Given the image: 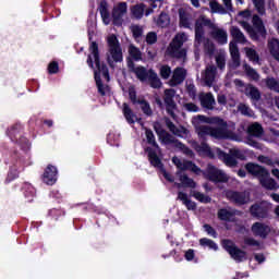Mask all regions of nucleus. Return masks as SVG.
I'll return each mask as SVG.
<instances>
[{
    "label": "nucleus",
    "mask_w": 279,
    "mask_h": 279,
    "mask_svg": "<svg viewBox=\"0 0 279 279\" xmlns=\"http://www.w3.org/2000/svg\"><path fill=\"white\" fill-rule=\"evenodd\" d=\"M192 123L196 129L201 138L211 136V138H229L230 141H241V136L234 133V125H228L221 118H208L206 116H196L192 119Z\"/></svg>",
    "instance_id": "1"
},
{
    "label": "nucleus",
    "mask_w": 279,
    "mask_h": 279,
    "mask_svg": "<svg viewBox=\"0 0 279 279\" xmlns=\"http://www.w3.org/2000/svg\"><path fill=\"white\" fill-rule=\"evenodd\" d=\"M208 27L211 29L210 34L217 43L220 45H226L228 43V32L223 28L217 27V24L207 19L206 16H201L196 20L195 24V47H199L203 43L206 53L211 56L215 51V45L210 43L209 39L204 38V28Z\"/></svg>",
    "instance_id": "2"
},
{
    "label": "nucleus",
    "mask_w": 279,
    "mask_h": 279,
    "mask_svg": "<svg viewBox=\"0 0 279 279\" xmlns=\"http://www.w3.org/2000/svg\"><path fill=\"white\" fill-rule=\"evenodd\" d=\"M87 64L90 66V69H96L94 72L95 80H96V86L98 88V92L100 95H108L110 93V87L107 85L101 84L100 76L105 77L107 82H110V74L108 73V68L106 64H101L99 61V46H97V43L93 41L89 46V54L87 58Z\"/></svg>",
    "instance_id": "3"
},
{
    "label": "nucleus",
    "mask_w": 279,
    "mask_h": 279,
    "mask_svg": "<svg viewBox=\"0 0 279 279\" xmlns=\"http://www.w3.org/2000/svg\"><path fill=\"white\" fill-rule=\"evenodd\" d=\"M145 134H146L147 143L149 145H153V147H155L156 149L155 151L151 148L146 149V151H148V158H149L150 165H153V167H156L157 169H160L163 178H166L168 182H175V179L173 178V175H171V173L167 172V170L162 168V161H160V158H158L157 154H160V147L156 143V137L154 136V132H151V130L146 129Z\"/></svg>",
    "instance_id": "4"
},
{
    "label": "nucleus",
    "mask_w": 279,
    "mask_h": 279,
    "mask_svg": "<svg viewBox=\"0 0 279 279\" xmlns=\"http://www.w3.org/2000/svg\"><path fill=\"white\" fill-rule=\"evenodd\" d=\"M109 52L107 54V62L109 66H114V62L123 61V51L121 50V45H119V39L116 35H109L107 38Z\"/></svg>",
    "instance_id": "5"
},
{
    "label": "nucleus",
    "mask_w": 279,
    "mask_h": 279,
    "mask_svg": "<svg viewBox=\"0 0 279 279\" xmlns=\"http://www.w3.org/2000/svg\"><path fill=\"white\" fill-rule=\"evenodd\" d=\"M189 40V36L184 33H179L174 36L170 43L167 51L172 58H186V49L182 48V45Z\"/></svg>",
    "instance_id": "6"
},
{
    "label": "nucleus",
    "mask_w": 279,
    "mask_h": 279,
    "mask_svg": "<svg viewBox=\"0 0 279 279\" xmlns=\"http://www.w3.org/2000/svg\"><path fill=\"white\" fill-rule=\"evenodd\" d=\"M112 22L113 25L121 26L123 25L125 16H128V3L126 2H118L113 5L112 12Z\"/></svg>",
    "instance_id": "7"
},
{
    "label": "nucleus",
    "mask_w": 279,
    "mask_h": 279,
    "mask_svg": "<svg viewBox=\"0 0 279 279\" xmlns=\"http://www.w3.org/2000/svg\"><path fill=\"white\" fill-rule=\"evenodd\" d=\"M222 246L230 254V256H231V258H233V260H236L238 263L247 260V253H245L241 248L235 247L234 242H232L230 240H225L222 242Z\"/></svg>",
    "instance_id": "8"
},
{
    "label": "nucleus",
    "mask_w": 279,
    "mask_h": 279,
    "mask_svg": "<svg viewBox=\"0 0 279 279\" xmlns=\"http://www.w3.org/2000/svg\"><path fill=\"white\" fill-rule=\"evenodd\" d=\"M205 178L210 180L211 182H228L229 178L228 174L221 169L213 165H208L207 169L204 171Z\"/></svg>",
    "instance_id": "9"
},
{
    "label": "nucleus",
    "mask_w": 279,
    "mask_h": 279,
    "mask_svg": "<svg viewBox=\"0 0 279 279\" xmlns=\"http://www.w3.org/2000/svg\"><path fill=\"white\" fill-rule=\"evenodd\" d=\"M271 203L262 202L260 204H255L251 207V215L257 217V219H265L269 210H271Z\"/></svg>",
    "instance_id": "10"
},
{
    "label": "nucleus",
    "mask_w": 279,
    "mask_h": 279,
    "mask_svg": "<svg viewBox=\"0 0 279 279\" xmlns=\"http://www.w3.org/2000/svg\"><path fill=\"white\" fill-rule=\"evenodd\" d=\"M173 97H175V89H166L163 101L166 104V110L172 119H175V101H173Z\"/></svg>",
    "instance_id": "11"
},
{
    "label": "nucleus",
    "mask_w": 279,
    "mask_h": 279,
    "mask_svg": "<svg viewBox=\"0 0 279 279\" xmlns=\"http://www.w3.org/2000/svg\"><path fill=\"white\" fill-rule=\"evenodd\" d=\"M192 147L199 154V156H207V158H215L217 156V148H210L205 142H202L201 144L192 142Z\"/></svg>",
    "instance_id": "12"
},
{
    "label": "nucleus",
    "mask_w": 279,
    "mask_h": 279,
    "mask_svg": "<svg viewBox=\"0 0 279 279\" xmlns=\"http://www.w3.org/2000/svg\"><path fill=\"white\" fill-rule=\"evenodd\" d=\"M172 162H173V165L177 166V169H179L180 171H193V173H201L202 172V170L197 166H195V163H193L189 160H184V159H180L178 157H173Z\"/></svg>",
    "instance_id": "13"
},
{
    "label": "nucleus",
    "mask_w": 279,
    "mask_h": 279,
    "mask_svg": "<svg viewBox=\"0 0 279 279\" xmlns=\"http://www.w3.org/2000/svg\"><path fill=\"white\" fill-rule=\"evenodd\" d=\"M43 182L48 186H53L58 182V168L49 165L44 171Z\"/></svg>",
    "instance_id": "14"
},
{
    "label": "nucleus",
    "mask_w": 279,
    "mask_h": 279,
    "mask_svg": "<svg viewBox=\"0 0 279 279\" xmlns=\"http://www.w3.org/2000/svg\"><path fill=\"white\" fill-rule=\"evenodd\" d=\"M226 195L228 199H230L231 202H234V204H239L240 206L243 204H247V202H250L248 192L228 191Z\"/></svg>",
    "instance_id": "15"
},
{
    "label": "nucleus",
    "mask_w": 279,
    "mask_h": 279,
    "mask_svg": "<svg viewBox=\"0 0 279 279\" xmlns=\"http://www.w3.org/2000/svg\"><path fill=\"white\" fill-rule=\"evenodd\" d=\"M159 136L162 143H165L166 145L174 143L175 147H178V149H181V151H184L186 156H193V150L189 149L186 146H184V144L180 142H174L173 136H171L169 133H161Z\"/></svg>",
    "instance_id": "16"
},
{
    "label": "nucleus",
    "mask_w": 279,
    "mask_h": 279,
    "mask_svg": "<svg viewBox=\"0 0 279 279\" xmlns=\"http://www.w3.org/2000/svg\"><path fill=\"white\" fill-rule=\"evenodd\" d=\"M128 66H129V71L131 73H134V75H136L140 82H147V78L149 77V72H147V69L141 65H134V63L132 62H129Z\"/></svg>",
    "instance_id": "17"
},
{
    "label": "nucleus",
    "mask_w": 279,
    "mask_h": 279,
    "mask_svg": "<svg viewBox=\"0 0 279 279\" xmlns=\"http://www.w3.org/2000/svg\"><path fill=\"white\" fill-rule=\"evenodd\" d=\"M251 230L255 236H260V239H266L267 234L271 232V228H269V226L262 222H255L252 226Z\"/></svg>",
    "instance_id": "18"
},
{
    "label": "nucleus",
    "mask_w": 279,
    "mask_h": 279,
    "mask_svg": "<svg viewBox=\"0 0 279 279\" xmlns=\"http://www.w3.org/2000/svg\"><path fill=\"white\" fill-rule=\"evenodd\" d=\"M184 80H186V70H184V68H177L172 72V77L169 81V84L171 86H178V85L182 84V82H184Z\"/></svg>",
    "instance_id": "19"
},
{
    "label": "nucleus",
    "mask_w": 279,
    "mask_h": 279,
    "mask_svg": "<svg viewBox=\"0 0 279 279\" xmlns=\"http://www.w3.org/2000/svg\"><path fill=\"white\" fill-rule=\"evenodd\" d=\"M177 177L180 180V183H174L177 189H182V186L186 187V189H195V186H197V184L195 183V181H193V179L189 178L186 174L182 173L181 171L177 172Z\"/></svg>",
    "instance_id": "20"
},
{
    "label": "nucleus",
    "mask_w": 279,
    "mask_h": 279,
    "mask_svg": "<svg viewBox=\"0 0 279 279\" xmlns=\"http://www.w3.org/2000/svg\"><path fill=\"white\" fill-rule=\"evenodd\" d=\"M229 50L232 58L231 66L232 69H236L241 65V54L239 53V46H236V41H231L229 44Z\"/></svg>",
    "instance_id": "21"
},
{
    "label": "nucleus",
    "mask_w": 279,
    "mask_h": 279,
    "mask_svg": "<svg viewBox=\"0 0 279 279\" xmlns=\"http://www.w3.org/2000/svg\"><path fill=\"white\" fill-rule=\"evenodd\" d=\"M216 76L217 68H215V65H208L205 72L202 74V78L204 80L206 86H213Z\"/></svg>",
    "instance_id": "22"
},
{
    "label": "nucleus",
    "mask_w": 279,
    "mask_h": 279,
    "mask_svg": "<svg viewBox=\"0 0 279 279\" xmlns=\"http://www.w3.org/2000/svg\"><path fill=\"white\" fill-rule=\"evenodd\" d=\"M166 125L174 136H179L180 138H186L189 136V130L184 129V126H175L170 120H166Z\"/></svg>",
    "instance_id": "23"
},
{
    "label": "nucleus",
    "mask_w": 279,
    "mask_h": 279,
    "mask_svg": "<svg viewBox=\"0 0 279 279\" xmlns=\"http://www.w3.org/2000/svg\"><path fill=\"white\" fill-rule=\"evenodd\" d=\"M245 169H246V171H248L251 173V175H255V178H258L259 180L264 175H267V170H265V168H263L256 163H247L245 166Z\"/></svg>",
    "instance_id": "24"
},
{
    "label": "nucleus",
    "mask_w": 279,
    "mask_h": 279,
    "mask_svg": "<svg viewBox=\"0 0 279 279\" xmlns=\"http://www.w3.org/2000/svg\"><path fill=\"white\" fill-rule=\"evenodd\" d=\"M259 182L264 189L268 191H278L279 185L278 183L269 177V172L266 171V174L259 179Z\"/></svg>",
    "instance_id": "25"
},
{
    "label": "nucleus",
    "mask_w": 279,
    "mask_h": 279,
    "mask_svg": "<svg viewBox=\"0 0 279 279\" xmlns=\"http://www.w3.org/2000/svg\"><path fill=\"white\" fill-rule=\"evenodd\" d=\"M199 101L203 108H206L207 110H213L215 108V96L210 93H203L199 95Z\"/></svg>",
    "instance_id": "26"
},
{
    "label": "nucleus",
    "mask_w": 279,
    "mask_h": 279,
    "mask_svg": "<svg viewBox=\"0 0 279 279\" xmlns=\"http://www.w3.org/2000/svg\"><path fill=\"white\" fill-rule=\"evenodd\" d=\"M216 156L220 159L223 160L225 165L227 167H236V159L233 156H230L226 153H223L221 149L216 148Z\"/></svg>",
    "instance_id": "27"
},
{
    "label": "nucleus",
    "mask_w": 279,
    "mask_h": 279,
    "mask_svg": "<svg viewBox=\"0 0 279 279\" xmlns=\"http://www.w3.org/2000/svg\"><path fill=\"white\" fill-rule=\"evenodd\" d=\"M100 16L102 19V23L105 25H110L112 19L110 17V11H108V2L102 0L99 7Z\"/></svg>",
    "instance_id": "28"
},
{
    "label": "nucleus",
    "mask_w": 279,
    "mask_h": 279,
    "mask_svg": "<svg viewBox=\"0 0 279 279\" xmlns=\"http://www.w3.org/2000/svg\"><path fill=\"white\" fill-rule=\"evenodd\" d=\"M262 86H266L269 90H274L279 94V80L274 77H267L262 81Z\"/></svg>",
    "instance_id": "29"
},
{
    "label": "nucleus",
    "mask_w": 279,
    "mask_h": 279,
    "mask_svg": "<svg viewBox=\"0 0 279 279\" xmlns=\"http://www.w3.org/2000/svg\"><path fill=\"white\" fill-rule=\"evenodd\" d=\"M178 199L183 202L184 206H186L187 210H195L197 208V205L195 202L189 199V195L184 192H179Z\"/></svg>",
    "instance_id": "30"
},
{
    "label": "nucleus",
    "mask_w": 279,
    "mask_h": 279,
    "mask_svg": "<svg viewBox=\"0 0 279 279\" xmlns=\"http://www.w3.org/2000/svg\"><path fill=\"white\" fill-rule=\"evenodd\" d=\"M244 93L246 97H250L254 101H258V99H260V92L252 85L244 87Z\"/></svg>",
    "instance_id": "31"
},
{
    "label": "nucleus",
    "mask_w": 279,
    "mask_h": 279,
    "mask_svg": "<svg viewBox=\"0 0 279 279\" xmlns=\"http://www.w3.org/2000/svg\"><path fill=\"white\" fill-rule=\"evenodd\" d=\"M268 49L272 58L279 62V40L270 39L268 41Z\"/></svg>",
    "instance_id": "32"
},
{
    "label": "nucleus",
    "mask_w": 279,
    "mask_h": 279,
    "mask_svg": "<svg viewBox=\"0 0 279 279\" xmlns=\"http://www.w3.org/2000/svg\"><path fill=\"white\" fill-rule=\"evenodd\" d=\"M234 215H236V211L232 209H220L218 211V217L221 221H234Z\"/></svg>",
    "instance_id": "33"
},
{
    "label": "nucleus",
    "mask_w": 279,
    "mask_h": 279,
    "mask_svg": "<svg viewBox=\"0 0 279 279\" xmlns=\"http://www.w3.org/2000/svg\"><path fill=\"white\" fill-rule=\"evenodd\" d=\"M179 16L181 27H191V14H189V12H186L184 9H180Z\"/></svg>",
    "instance_id": "34"
},
{
    "label": "nucleus",
    "mask_w": 279,
    "mask_h": 279,
    "mask_svg": "<svg viewBox=\"0 0 279 279\" xmlns=\"http://www.w3.org/2000/svg\"><path fill=\"white\" fill-rule=\"evenodd\" d=\"M209 8H210L211 14H228V11L226 10V8H223V5L217 2V0H211L209 2Z\"/></svg>",
    "instance_id": "35"
},
{
    "label": "nucleus",
    "mask_w": 279,
    "mask_h": 279,
    "mask_svg": "<svg viewBox=\"0 0 279 279\" xmlns=\"http://www.w3.org/2000/svg\"><path fill=\"white\" fill-rule=\"evenodd\" d=\"M147 80L149 81L151 88H160L162 86V82H160L158 74L151 70L148 71Z\"/></svg>",
    "instance_id": "36"
},
{
    "label": "nucleus",
    "mask_w": 279,
    "mask_h": 279,
    "mask_svg": "<svg viewBox=\"0 0 279 279\" xmlns=\"http://www.w3.org/2000/svg\"><path fill=\"white\" fill-rule=\"evenodd\" d=\"M231 32V36L234 38V40H236V43H245V35H243V32H241V29H239V27L233 26L230 29Z\"/></svg>",
    "instance_id": "37"
},
{
    "label": "nucleus",
    "mask_w": 279,
    "mask_h": 279,
    "mask_svg": "<svg viewBox=\"0 0 279 279\" xmlns=\"http://www.w3.org/2000/svg\"><path fill=\"white\" fill-rule=\"evenodd\" d=\"M131 12L134 19H143V14H145V4H136L132 7Z\"/></svg>",
    "instance_id": "38"
},
{
    "label": "nucleus",
    "mask_w": 279,
    "mask_h": 279,
    "mask_svg": "<svg viewBox=\"0 0 279 279\" xmlns=\"http://www.w3.org/2000/svg\"><path fill=\"white\" fill-rule=\"evenodd\" d=\"M123 112H124V117H125L128 123L136 122L137 118H136V116H134V113H132V109H130L128 104L123 105Z\"/></svg>",
    "instance_id": "39"
},
{
    "label": "nucleus",
    "mask_w": 279,
    "mask_h": 279,
    "mask_svg": "<svg viewBox=\"0 0 279 279\" xmlns=\"http://www.w3.org/2000/svg\"><path fill=\"white\" fill-rule=\"evenodd\" d=\"M191 195L202 204H210V197L208 195L203 194L202 192L192 191Z\"/></svg>",
    "instance_id": "40"
},
{
    "label": "nucleus",
    "mask_w": 279,
    "mask_h": 279,
    "mask_svg": "<svg viewBox=\"0 0 279 279\" xmlns=\"http://www.w3.org/2000/svg\"><path fill=\"white\" fill-rule=\"evenodd\" d=\"M244 71L251 80H254V82H258L260 80V75L256 70L252 69L250 65L245 64L244 65Z\"/></svg>",
    "instance_id": "41"
},
{
    "label": "nucleus",
    "mask_w": 279,
    "mask_h": 279,
    "mask_svg": "<svg viewBox=\"0 0 279 279\" xmlns=\"http://www.w3.org/2000/svg\"><path fill=\"white\" fill-rule=\"evenodd\" d=\"M158 27H168L170 20L167 13H160L157 20H155Z\"/></svg>",
    "instance_id": "42"
},
{
    "label": "nucleus",
    "mask_w": 279,
    "mask_h": 279,
    "mask_svg": "<svg viewBox=\"0 0 279 279\" xmlns=\"http://www.w3.org/2000/svg\"><path fill=\"white\" fill-rule=\"evenodd\" d=\"M248 134L251 136H260L263 134V126L258 123L251 124L248 126Z\"/></svg>",
    "instance_id": "43"
},
{
    "label": "nucleus",
    "mask_w": 279,
    "mask_h": 279,
    "mask_svg": "<svg viewBox=\"0 0 279 279\" xmlns=\"http://www.w3.org/2000/svg\"><path fill=\"white\" fill-rule=\"evenodd\" d=\"M244 51L246 53V58H248L251 62L258 63V53L256 52V50H254V48H244Z\"/></svg>",
    "instance_id": "44"
},
{
    "label": "nucleus",
    "mask_w": 279,
    "mask_h": 279,
    "mask_svg": "<svg viewBox=\"0 0 279 279\" xmlns=\"http://www.w3.org/2000/svg\"><path fill=\"white\" fill-rule=\"evenodd\" d=\"M253 25L259 34H265V26L263 25V20H260L258 15L253 16Z\"/></svg>",
    "instance_id": "45"
},
{
    "label": "nucleus",
    "mask_w": 279,
    "mask_h": 279,
    "mask_svg": "<svg viewBox=\"0 0 279 279\" xmlns=\"http://www.w3.org/2000/svg\"><path fill=\"white\" fill-rule=\"evenodd\" d=\"M258 161L268 165V167H279V161H274L269 157L259 156Z\"/></svg>",
    "instance_id": "46"
},
{
    "label": "nucleus",
    "mask_w": 279,
    "mask_h": 279,
    "mask_svg": "<svg viewBox=\"0 0 279 279\" xmlns=\"http://www.w3.org/2000/svg\"><path fill=\"white\" fill-rule=\"evenodd\" d=\"M238 110L241 114H244V117H254V111H252L246 105H239Z\"/></svg>",
    "instance_id": "47"
},
{
    "label": "nucleus",
    "mask_w": 279,
    "mask_h": 279,
    "mask_svg": "<svg viewBox=\"0 0 279 279\" xmlns=\"http://www.w3.org/2000/svg\"><path fill=\"white\" fill-rule=\"evenodd\" d=\"M201 245L203 247H209V250H219V247L213 242V240H208L206 238L199 240Z\"/></svg>",
    "instance_id": "48"
},
{
    "label": "nucleus",
    "mask_w": 279,
    "mask_h": 279,
    "mask_svg": "<svg viewBox=\"0 0 279 279\" xmlns=\"http://www.w3.org/2000/svg\"><path fill=\"white\" fill-rule=\"evenodd\" d=\"M253 4L258 14L263 16V14H265V0H253Z\"/></svg>",
    "instance_id": "49"
},
{
    "label": "nucleus",
    "mask_w": 279,
    "mask_h": 279,
    "mask_svg": "<svg viewBox=\"0 0 279 279\" xmlns=\"http://www.w3.org/2000/svg\"><path fill=\"white\" fill-rule=\"evenodd\" d=\"M216 63L218 69H226V53L220 52L216 56Z\"/></svg>",
    "instance_id": "50"
},
{
    "label": "nucleus",
    "mask_w": 279,
    "mask_h": 279,
    "mask_svg": "<svg viewBox=\"0 0 279 279\" xmlns=\"http://www.w3.org/2000/svg\"><path fill=\"white\" fill-rule=\"evenodd\" d=\"M129 53L133 60H141V50L133 45L129 47Z\"/></svg>",
    "instance_id": "51"
},
{
    "label": "nucleus",
    "mask_w": 279,
    "mask_h": 279,
    "mask_svg": "<svg viewBox=\"0 0 279 279\" xmlns=\"http://www.w3.org/2000/svg\"><path fill=\"white\" fill-rule=\"evenodd\" d=\"M140 108L143 110L144 114H147L148 117L151 116V107L148 105L145 100H138Z\"/></svg>",
    "instance_id": "52"
},
{
    "label": "nucleus",
    "mask_w": 279,
    "mask_h": 279,
    "mask_svg": "<svg viewBox=\"0 0 279 279\" xmlns=\"http://www.w3.org/2000/svg\"><path fill=\"white\" fill-rule=\"evenodd\" d=\"M160 76L162 80H169L171 77V68L169 65H162L160 68Z\"/></svg>",
    "instance_id": "53"
},
{
    "label": "nucleus",
    "mask_w": 279,
    "mask_h": 279,
    "mask_svg": "<svg viewBox=\"0 0 279 279\" xmlns=\"http://www.w3.org/2000/svg\"><path fill=\"white\" fill-rule=\"evenodd\" d=\"M231 156H233L234 158H239V160H245V153H243V150L238 149V148H232L230 150Z\"/></svg>",
    "instance_id": "54"
},
{
    "label": "nucleus",
    "mask_w": 279,
    "mask_h": 279,
    "mask_svg": "<svg viewBox=\"0 0 279 279\" xmlns=\"http://www.w3.org/2000/svg\"><path fill=\"white\" fill-rule=\"evenodd\" d=\"M186 90L190 95V97H192V99H195L196 95H197V90L195 89V85L191 82L186 83Z\"/></svg>",
    "instance_id": "55"
},
{
    "label": "nucleus",
    "mask_w": 279,
    "mask_h": 279,
    "mask_svg": "<svg viewBox=\"0 0 279 279\" xmlns=\"http://www.w3.org/2000/svg\"><path fill=\"white\" fill-rule=\"evenodd\" d=\"M131 32H132L134 38H140V36H142V34H143V28L138 25H132Z\"/></svg>",
    "instance_id": "56"
},
{
    "label": "nucleus",
    "mask_w": 279,
    "mask_h": 279,
    "mask_svg": "<svg viewBox=\"0 0 279 279\" xmlns=\"http://www.w3.org/2000/svg\"><path fill=\"white\" fill-rule=\"evenodd\" d=\"M156 40H158V35H156V33H148L146 36V43L148 45H154L156 43Z\"/></svg>",
    "instance_id": "57"
},
{
    "label": "nucleus",
    "mask_w": 279,
    "mask_h": 279,
    "mask_svg": "<svg viewBox=\"0 0 279 279\" xmlns=\"http://www.w3.org/2000/svg\"><path fill=\"white\" fill-rule=\"evenodd\" d=\"M245 245H250L251 247H259L260 243L252 238L244 239Z\"/></svg>",
    "instance_id": "58"
},
{
    "label": "nucleus",
    "mask_w": 279,
    "mask_h": 279,
    "mask_svg": "<svg viewBox=\"0 0 279 279\" xmlns=\"http://www.w3.org/2000/svg\"><path fill=\"white\" fill-rule=\"evenodd\" d=\"M185 110H187L189 112H197L199 110V107L196 106L193 102H189L184 105Z\"/></svg>",
    "instance_id": "59"
},
{
    "label": "nucleus",
    "mask_w": 279,
    "mask_h": 279,
    "mask_svg": "<svg viewBox=\"0 0 279 279\" xmlns=\"http://www.w3.org/2000/svg\"><path fill=\"white\" fill-rule=\"evenodd\" d=\"M156 1L158 0H150V9H147L145 14L146 16H149V14H151L154 12V10H156V8H158V4H156Z\"/></svg>",
    "instance_id": "60"
},
{
    "label": "nucleus",
    "mask_w": 279,
    "mask_h": 279,
    "mask_svg": "<svg viewBox=\"0 0 279 279\" xmlns=\"http://www.w3.org/2000/svg\"><path fill=\"white\" fill-rule=\"evenodd\" d=\"M129 97L133 104H136V90L133 86L129 87Z\"/></svg>",
    "instance_id": "61"
},
{
    "label": "nucleus",
    "mask_w": 279,
    "mask_h": 279,
    "mask_svg": "<svg viewBox=\"0 0 279 279\" xmlns=\"http://www.w3.org/2000/svg\"><path fill=\"white\" fill-rule=\"evenodd\" d=\"M204 230L205 232H207V234H209L210 236H217V232H215V229H213V227H210L209 225H205L204 226Z\"/></svg>",
    "instance_id": "62"
},
{
    "label": "nucleus",
    "mask_w": 279,
    "mask_h": 279,
    "mask_svg": "<svg viewBox=\"0 0 279 279\" xmlns=\"http://www.w3.org/2000/svg\"><path fill=\"white\" fill-rule=\"evenodd\" d=\"M58 63L57 62H51L49 65H48V72L49 73H58Z\"/></svg>",
    "instance_id": "63"
},
{
    "label": "nucleus",
    "mask_w": 279,
    "mask_h": 279,
    "mask_svg": "<svg viewBox=\"0 0 279 279\" xmlns=\"http://www.w3.org/2000/svg\"><path fill=\"white\" fill-rule=\"evenodd\" d=\"M252 16V12L250 10H245L239 13V19H250Z\"/></svg>",
    "instance_id": "64"
}]
</instances>
